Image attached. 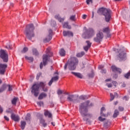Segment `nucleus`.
Masks as SVG:
<instances>
[{"instance_id": "6", "label": "nucleus", "mask_w": 130, "mask_h": 130, "mask_svg": "<svg viewBox=\"0 0 130 130\" xmlns=\"http://www.w3.org/2000/svg\"><path fill=\"white\" fill-rule=\"evenodd\" d=\"M84 33L82 35V37L84 39H89V38H91V37L95 35V31L93 28H88L87 27H84Z\"/></svg>"}, {"instance_id": "47", "label": "nucleus", "mask_w": 130, "mask_h": 130, "mask_svg": "<svg viewBox=\"0 0 130 130\" xmlns=\"http://www.w3.org/2000/svg\"><path fill=\"white\" fill-rule=\"evenodd\" d=\"M41 75H42V73H41V72L39 73L37 75V79L38 80V79H39V78L40 77V76H41Z\"/></svg>"}, {"instance_id": "23", "label": "nucleus", "mask_w": 130, "mask_h": 130, "mask_svg": "<svg viewBox=\"0 0 130 130\" xmlns=\"http://www.w3.org/2000/svg\"><path fill=\"white\" fill-rule=\"evenodd\" d=\"M46 97H47V94L44 92H42L39 95L38 99L39 100H42L43 98H46Z\"/></svg>"}, {"instance_id": "11", "label": "nucleus", "mask_w": 130, "mask_h": 130, "mask_svg": "<svg viewBox=\"0 0 130 130\" xmlns=\"http://www.w3.org/2000/svg\"><path fill=\"white\" fill-rule=\"evenodd\" d=\"M52 35H53V31L51 29H49L48 33L46 35L45 38L44 39L43 42H45V43L49 42V41L52 39Z\"/></svg>"}, {"instance_id": "46", "label": "nucleus", "mask_w": 130, "mask_h": 130, "mask_svg": "<svg viewBox=\"0 0 130 130\" xmlns=\"http://www.w3.org/2000/svg\"><path fill=\"white\" fill-rule=\"evenodd\" d=\"M105 118H102V117H101V116H100L99 117V120L100 121H104V120H105Z\"/></svg>"}, {"instance_id": "12", "label": "nucleus", "mask_w": 130, "mask_h": 130, "mask_svg": "<svg viewBox=\"0 0 130 130\" xmlns=\"http://www.w3.org/2000/svg\"><path fill=\"white\" fill-rule=\"evenodd\" d=\"M67 101L73 102V103H79L80 102V101L75 99V95L74 94H69L67 98Z\"/></svg>"}, {"instance_id": "29", "label": "nucleus", "mask_w": 130, "mask_h": 130, "mask_svg": "<svg viewBox=\"0 0 130 130\" xmlns=\"http://www.w3.org/2000/svg\"><path fill=\"white\" fill-rule=\"evenodd\" d=\"M111 124V122L109 121H107L105 123L104 126L106 127V128H108L109 126H110Z\"/></svg>"}, {"instance_id": "17", "label": "nucleus", "mask_w": 130, "mask_h": 130, "mask_svg": "<svg viewBox=\"0 0 130 130\" xmlns=\"http://www.w3.org/2000/svg\"><path fill=\"white\" fill-rule=\"evenodd\" d=\"M11 119L14 120V121H19L20 120V117L16 114L12 113L11 114Z\"/></svg>"}, {"instance_id": "56", "label": "nucleus", "mask_w": 130, "mask_h": 130, "mask_svg": "<svg viewBox=\"0 0 130 130\" xmlns=\"http://www.w3.org/2000/svg\"><path fill=\"white\" fill-rule=\"evenodd\" d=\"M107 86L108 87V88H111L112 87V84L111 83H107Z\"/></svg>"}, {"instance_id": "16", "label": "nucleus", "mask_w": 130, "mask_h": 130, "mask_svg": "<svg viewBox=\"0 0 130 130\" xmlns=\"http://www.w3.org/2000/svg\"><path fill=\"white\" fill-rule=\"evenodd\" d=\"M111 69L113 72H117V73H119V74H121V69L118 68L116 66H112Z\"/></svg>"}, {"instance_id": "21", "label": "nucleus", "mask_w": 130, "mask_h": 130, "mask_svg": "<svg viewBox=\"0 0 130 130\" xmlns=\"http://www.w3.org/2000/svg\"><path fill=\"white\" fill-rule=\"evenodd\" d=\"M71 74H72V75H74L75 77H77V78H79V79L83 78V76H82V74H81V73L72 72H71Z\"/></svg>"}, {"instance_id": "58", "label": "nucleus", "mask_w": 130, "mask_h": 130, "mask_svg": "<svg viewBox=\"0 0 130 130\" xmlns=\"http://www.w3.org/2000/svg\"><path fill=\"white\" fill-rule=\"evenodd\" d=\"M123 100H126V101H127V100H128V98H127V96H124L123 98Z\"/></svg>"}, {"instance_id": "36", "label": "nucleus", "mask_w": 130, "mask_h": 130, "mask_svg": "<svg viewBox=\"0 0 130 130\" xmlns=\"http://www.w3.org/2000/svg\"><path fill=\"white\" fill-rule=\"evenodd\" d=\"M103 32H104V33H107V34L109 33V28L106 27L103 28Z\"/></svg>"}, {"instance_id": "3", "label": "nucleus", "mask_w": 130, "mask_h": 130, "mask_svg": "<svg viewBox=\"0 0 130 130\" xmlns=\"http://www.w3.org/2000/svg\"><path fill=\"white\" fill-rule=\"evenodd\" d=\"M99 15H103L105 16L106 22H110L111 19V10L105 8H100L98 10Z\"/></svg>"}, {"instance_id": "50", "label": "nucleus", "mask_w": 130, "mask_h": 130, "mask_svg": "<svg viewBox=\"0 0 130 130\" xmlns=\"http://www.w3.org/2000/svg\"><path fill=\"white\" fill-rule=\"evenodd\" d=\"M99 70H101V71H102V70H103L104 69V66L103 65H100L99 66Z\"/></svg>"}, {"instance_id": "5", "label": "nucleus", "mask_w": 130, "mask_h": 130, "mask_svg": "<svg viewBox=\"0 0 130 130\" xmlns=\"http://www.w3.org/2000/svg\"><path fill=\"white\" fill-rule=\"evenodd\" d=\"M69 64V69L70 71H75L77 66L79 64V59L76 57H71L68 61Z\"/></svg>"}, {"instance_id": "38", "label": "nucleus", "mask_w": 130, "mask_h": 130, "mask_svg": "<svg viewBox=\"0 0 130 130\" xmlns=\"http://www.w3.org/2000/svg\"><path fill=\"white\" fill-rule=\"evenodd\" d=\"M28 51V48L24 47L23 50L21 51L22 53H25V52H27Z\"/></svg>"}, {"instance_id": "40", "label": "nucleus", "mask_w": 130, "mask_h": 130, "mask_svg": "<svg viewBox=\"0 0 130 130\" xmlns=\"http://www.w3.org/2000/svg\"><path fill=\"white\" fill-rule=\"evenodd\" d=\"M7 87H8V91H13V86H11V85H7Z\"/></svg>"}, {"instance_id": "2", "label": "nucleus", "mask_w": 130, "mask_h": 130, "mask_svg": "<svg viewBox=\"0 0 130 130\" xmlns=\"http://www.w3.org/2000/svg\"><path fill=\"white\" fill-rule=\"evenodd\" d=\"M34 30H35V27H34V25H33V24L26 25L24 33L26 38L29 39V40H32V38L35 37Z\"/></svg>"}, {"instance_id": "51", "label": "nucleus", "mask_w": 130, "mask_h": 130, "mask_svg": "<svg viewBox=\"0 0 130 130\" xmlns=\"http://www.w3.org/2000/svg\"><path fill=\"white\" fill-rule=\"evenodd\" d=\"M68 68H69V62H67L65 66H64V70H67V69H68Z\"/></svg>"}, {"instance_id": "63", "label": "nucleus", "mask_w": 130, "mask_h": 130, "mask_svg": "<svg viewBox=\"0 0 130 130\" xmlns=\"http://www.w3.org/2000/svg\"><path fill=\"white\" fill-rule=\"evenodd\" d=\"M94 12H92V18H94Z\"/></svg>"}, {"instance_id": "64", "label": "nucleus", "mask_w": 130, "mask_h": 130, "mask_svg": "<svg viewBox=\"0 0 130 130\" xmlns=\"http://www.w3.org/2000/svg\"><path fill=\"white\" fill-rule=\"evenodd\" d=\"M107 34V37H110V34H109V33Z\"/></svg>"}, {"instance_id": "28", "label": "nucleus", "mask_w": 130, "mask_h": 130, "mask_svg": "<svg viewBox=\"0 0 130 130\" xmlns=\"http://www.w3.org/2000/svg\"><path fill=\"white\" fill-rule=\"evenodd\" d=\"M89 99L88 95H81L79 96V99L80 100H87Z\"/></svg>"}, {"instance_id": "34", "label": "nucleus", "mask_w": 130, "mask_h": 130, "mask_svg": "<svg viewBox=\"0 0 130 130\" xmlns=\"http://www.w3.org/2000/svg\"><path fill=\"white\" fill-rule=\"evenodd\" d=\"M17 101H18V98H14L12 100V104L13 105H16L17 104Z\"/></svg>"}, {"instance_id": "9", "label": "nucleus", "mask_w": 130, "mask_h": 130, "mask_svg": "<svg viewBox=\"0 0 130 130\" xmlns=\"http://www.w3.org/2000/svg\"><path fill=\"white\" fill-rule=\"evenodd\" d=\"M117 58L120 61L126 59V52L123 50L119 51V54L117 55Z\"/></svg>"}, {"instance_id": "13", "label": "nucleus", "mask_w": 130, "mask_h": 130, "mask_svg": "<svg viewBox=\"0 0 130 130\" xmlns=\"http://www.w3.org/2000/svg\"><path fill=\"white\" fill-rule=\"evenodd\" d=\"M8 68L7 64L0 63V74L4 75L6 72V69Z\"/></svg>"}, {"instance_id": "39", "label": "nucleus", "mask_w": 130, "mask_h": 130, "mask_svg": "<svg viewBox=\"0 0 130 130\" xmlns=\"http://www.w3.org/2000/svg\"><path fill=\"white\" fill-rule=\"evenodd\" d=\"M6 113H13V110L12 109L9 108L6 111Z\"/></svg>"}, {"instance_id": "41", "label": "nucleus", "mask_w": 130, "mask_h": 130, "mask_svg": "<svg viewBox=\"0 0 130 130\" xmlns=\"http://www.w3.org/2000/svg\"><path fill=\"white\" fill-rule=\"evenodd\" d=\"M125 78L126 79H128L129 78H130V72H128L127 74L124 75Z\"/></svg>"}, {"instance_id": "62", "label": "nucleus", "mask_w": 130, "mask_h": 130, "mask_svg": "<svg viewBox=\"0 0 130 130\" xmlns=\"http://www.w3.org/2000/svg\"><path fill=\"white\" fill-rule=\"evenodd\" d=\"M86 18H87V15L85 14H84L82 16V19H84V20H85V19H86Z\"/></svg>"}, {"instance_id": "27", "label": "nucleus", "mask_w": 130, "mask_h": 130, "mask_svg": "<svg viewBox=\"0 0 130 130\" xmlns=\"http://www.w3.org/2000/svg\"><path fill=\"white\" fill-rule=\"evenodd\" d=\"M25 59H27V60H28L29 62H33L34 60V58L33 57H28L26 56L25 57Z\"/></svg>"}, {"instance_id": "20", "label": "nucleus", "mask_w": 130, "mask_h": 130, "mask_svg": "<svg viewBox=\"0 0 130 130\" xmlns=\"http://www.w3.org/2000/svg\"><path fill=\"white\" fill-rule=\"evenodd\" d=\"M44 115L45 116H48L49 118H51V117H52V114L47 110H44Z\"/></svg>"}, {"instance_id": "49", "label": "nucleus", "mask_w": 130, "mask_h": 130, "mask_svg": "<svg viewBox=\"0 0 130 130\" xmlns=\"http://www.w3.org/2000/svg\"><path fill=\"white\" fill-rule=\"evenodd\" d=\"M37 104L39 105V106H42L43 105V102H39L37 103Z\"/></svg>"}, {"instance_id": "37", "label": "nucleus", "mask_w": 130, "mask_h": 130, "mask_svg": "<svg viewBox=\"0 0 130 130\" xmlns=\"http://www.w3.org/2000/svg\"><path fill=\"white\" fill-rule=\"evenodd\" d=\"M32 52L34 55H38V51L36 49H32Z\"/></svg>"}, {"instance_id": "8", "label": "nucleus", "mask_w": 130, "mask_h": 130, "mask_svg": "<svg viewBox=\"0 0 130 130\" xmlns=\"http://www.w3.org/2000/svg\"><path fill=\"white\" fill-rule=\"evenodd\" d=\"M0 57L3 59L4 62H8L9 61V54L7 50H0Z\"/></svg>"}, {"instance_id": "25", "label": "nucleus", "mask_w": 130, "mask_h": 130, "mask_svg": "<svg viewBox=\"0 0 130 130\" xmlns=\"http://www.w3.org/2000/svg\"><path fill=\"white\" fill-rule=\"evenodd\" d=\"M40 123L42 124L44 127H46L47 126V123L45 122V120L44 119H40Z\"/></svg>"}, {"instance_id": "43", "label": "nucleus", "mask_w": 130, "mask_h": 130, "mask_svg": "<svg viewBox=\"0 0 130 130\" xmlns=\"http://www.w3.org/2000/svg\"><path fill=\"white\" fill-rule=\"evenodd\" d=\"M62 93H63V91H62V90L60 89H58L57 91V93L58 94V95H61Z\"/></svg>"}, {"instance_id": "1", "label": "nucleus", "mask_w": 130, "mask_h": 130, "mask_svg": "<svg viewBox=\"0 0 130 130\" xmlns=\"http://www.w3.org/2000/svg\"><path fill=\"white\" fill-rule=\"evenodd\" d=\"M41 88L42 90L44 92H47L48 91V87L46 86V82H40L39 83H35L31 86V93L34 95L35 97H38L40 93V89Z\"/></svg>"}, {"instance_id": "45", "label": "nucleus", "mask_w": 130, "mask_h": 130, "mask_svg": "<svg viewBox=\"0 0 130 130\" xmlns=\"http://www.w3.org/2000/svg\"><path fill=\"white\" fill-rule=\"evenodd\" d=\"M88 77L89 78H93L94 77V72L92 71L91 73L88 74Z\"/></svg>"}, {"instance_id": "54", "label": "nucleus", "mask_w": 130, "mask_h": 130, "mask_svg": "<svg viewBox=\"0 0 130 130\" xmlns=\"http://www.w3.org/2000/svg\"><path fill=\"white\" fill-rule=\"evenodd\" d=\"M4 119H5V120H6L7 121H9L10 120L9 117H8V116H4Z\"/></svg>"}, {"instance_id": "42", "label": "nucleus", "mask_w": 130, "mask_h": 130, "mask_svg": "<svg viewBox=\"0 0 130 130\" xmlns=\"http://www.w3.org/2000/svg\"><path fill=\"white\" fill-rule=\"evenodd\" d=\"M110 97H111V99L110 101H112L113 100H114V98H115V96H114V95H113V93H110Z\"/></svg>"}, {"instance_id": "22", "label": "nucleus", "mask_w": 130, "mask_h": 130, "mask_svg": "<svg viewBox=\"0 0 130 130\" xmlns=\"http://www.w3.org/2000/svg\"><path fill=\"white\" fill-rule=\"evenodd\" d=\"M55 19H56V20H58V21H59V22H60V23H62V22H63V21H64V18L60 17L59 15H57L55 16Z\"/></svg>"}, {"instance_id": "7", "label": "nucleus", "mask_w": 130, "mask_h": 130, "mask_svg": "<svg viewBox=\"0 0 130 130\" xmlns=\"http://www.w3.org/2000/svg\"><path fill=\"white\" fill-rule=\"evenodd\" d=\"M53 54L50 52L49 48H47L46 51V54L43 55V63L44 66L47 64V61H48V58L52 56Z\"/></svg>"}, {"instance_id": "31", "label": "nucleus", "mask_w": 130, "mask_h": 130, "mask_svg": "<svg viewBox=\"0 0 130 130\" xmlns=\"http://www.w3.org/2000/svg\"><path fill=\"white\" fill-rule=\"evenodd\" d=\"M63 28H67V29H71V27L70 25H69V23L68 22H64L63 24Z\"/></svg>"}, {"instance_id": "30", "label": "nucleus", "mask_w": 130, "mask_h": 130, "mask_svg": "<svg viewBox=\"0 0 130 130\" xmlns=\"http://www.w3.org/2000/svg\"><path fill=\"white\" fill-rule=\"evenodd\" d=\"M59 54L61 56H64L66 55V51H64V49H61L59 51Z\"/></svg>"}, {"instance_id": "57", "label": "nucleus", "mask_w": 130, "mask_h": 130, "mask_svg": "<svg viewBox=\"0 0 130 130\" xmlns=\"http://www.w3.org/2000/svg\"><path fill=\"white\" fill-rule=\"evenodd\" d=\"M112 84H113L114 86H115V87H116L117 85V82H116V81H113L112 82Z\"/></svg>"}, {"instance_id": "53", "label": "nucleus", "mask_w": 130, "mask_h": 130, "mask_svg": "<svg viewBox=\"0 0 130 130\" xmlns=\"http://www.w3.org/2000/svg\"><path fill=\"white\" fill-rule=\"evenodd\" d=\"M118 110H119V111H123L124 109L122 107H119Z\"/></svg>"}, {"instance_id": "4", "label": "nucleus", "mask_w": 130, "mask_h": 130, "mask_svg": "<svg viewBox=\"0 0 130 130\" xmlns=\"http://www.w3.org/2000/svg\"><path fill=\"white\" fill-rule=\"evenodd\" d=\"M89 103L90 101H87L79 105V112L83 117L88 115V106Z\"/></svg>"}, {"instance_id": "15", "label": "nucleus", "mask_w": 130, "mask_h": 130, "mask_svg": "<svg viewBox=\"0 0 130 130\" xmlns=\"http://www.w3.org/2000/svg\"><path fill=\"white\" fill-rule=\"evenodd\" d=\"M86 43H87V45L83 47V48L85 51H88V50H89V48L91 47V45H92V43L90 42L89 41H87Z\"/></svg>"}, {"instance_id": "19", "label": "nucleus", "mask_w": 130, "mask_h": 130, "mask_svg": "<svg viewBox=\"0 0 130 130\" xmlns=\"http://www.w3.org/2000/svg\"><path fill=\"white\" fill-rule=\"evenodd\" d=\"M63 36H68L69 37H71V36H74V34H73V32H72V31H63Z\"/></svg>"}, {"instance_id": "59", "label": "nucleus", "mask_w": 130, "mask_h": 130, "mask_svg": "<svg viewBox=\"0 0 130 130\" xmlns=\"http://www.w3.org/2000/svg\"><path fill=\"white\" fill-rule=\"evenodd\" d=\"M40 68L41 70H42V69H43V63L41 62V63L40 64Z\"/></svg>"}, {"instance_id": "32", "label": "nucleus", "mask_w": 130, "mask_h": 130, "mask_svg": "<svg viewBox=\"0 0 130 130\" xmlns=\"http://www.w3.org/2000/svg\"><path fill=\"white\" fill-rule=\"evenodd\" d=\"M85 55V52L82 51L80 53H78L76 55L77 57H82V56Z\"/></svg>"}, {"instance_id": "61", "label": "nucleus", "mask_w": 130, "mask_h": 130, "mask_svg": "<svg viewBox=\"0 0 130 130\" xmlns=\"http://www.w3.org/2000/svg\"><path fill=\"white\" fill-rule=\"evenodd\" d=\"M114 96L115 97H116V98H118V94H117V93H116V92H115V93H114Z\"/></svg>"}, {"instance_id": "14", "label": "nucleus", "mask_w": 130, "mask_h": 130, "mask_svg": "<svg viewBox=\"0 0 130 130\" xmlns=\"http://www.w3.org/2000/svg\"><path fill=\"white\" fill-rule=\"evenodd\" d=\"M59 79V76H58V75L53 77L50 80V81H49V82L48 83L49 86H51L53 82H57Z\"/></svg>"}, {"instance_id": "18", "label": "nucleus", "mask_w": 130, "mask_h": 130, "mask_svg": "<svg viewBox=\"0 0 130 130\" xmlns=\"http://www.w3.org/2000/svg\"><path fill=\"white\" fill-rule=\"evenodd\" d=\"M106 110L105 109V108L102 107L101 109V116H104V117H107L108 115H109V113L107 114H104L103 113V111H105Z\"/></svg>"}, {"instance_id": "10", "label": "nucleus", "mask_w": 130, "mask_h": 130, "mask_svg": "<svg viewBox=\"0 0 130 130\" xmlns=\"http://www.w3.org/2000/svg\"><path fill=\"white\" fill-rule=\"evenodd\" d=\"M104 38V35L103 32L99 31L96 34V37L93 38V41L97 43H100L102 41V39Z\"/></svg>"}, {"instance_id": "52", "label": "nucleus", "mask_w": 130, "mask_h": 130, "mask_svg": "<svg viewBox=\"0 0 130 130\" xmlns=\"http://www.w3.org/2000/svg\"><path fill=\"white\" fill-rule=\"evenodd\" d=\"M90 3H91V4L92 3H93L92 0H86L87 5H90Z\"/></svg>"}, {"instance_id": "48", "label": "nucleus", "mask_w": 130, "mask_h": 130, "mask_svg": "<svg viewBox=\"0 0 130 130\" xmlns=\"http://www.w3.org/2000/svg\"><path fill=\"white\" fill-rule=\"evenodd\" d=\"M6 48H7V49H12V46H11L10 45H7V46H6Z\"/></svg>"}, {"instance_id": "55", "label": "nucleus", "mask_w": 130, "mask_h": 130, "mask_svg": "<svg viewBox=\"0 0 130 130\" xmlns=\"http://www.w3.org/2000/svg\"><path fill=\"white\" fill-rule=\"evenodd\" d=\"M102 74H106V69H102L101 70Z\"/></svg>"}, {"instance_id": "35", "label": "nucleus", "mask_w": 130, "mask_h": 130, "mask_svg": "<svg viewBox=\"0 0 130 130\" xmlns=\"http://www.w3.org/2000/svg\"><path fill=\"white\" fill-rule=\"evenodd\" d=\"M25 120L26 121H29L31 120V114H27L26 117L25 118Z\"/></svg>"}, {"instance_id": "33", "label": "nucleus", "mask_w": 130, "mask_h": 130, "mask_svg": "<svg viewBox=\"0 0 130 130\" xmlns=\"http://www.w3.org/2000/svg\"><path fill=\"white\" fill-rule=\"evenodd\" d=\"M118 114H119V112H118V110H115L113 116L114 118H115L117 117Z\"/></svg>"}, {"instance_id": "26", "label": "nucleus", "mask_w": 130, "mask_h": 130, "mask_svg": "<svg viewBox=\"0 0 130 130\" xmlns=\"http://www.w3.org/2000/svg\"><path fill=\"white\" fill-rule=\"evenodd\" d=\"M21 125L20 127L21 129H24L25 128V126H26V123L24 121H21L20 122Z\"/></svg>"}, {"instance_id": "24", "label": "nucleus", "mask_w": 130, "mask_h": 130, "mask_svg": "<svg viewBox=\"0 0 130 130\" xmlns=\"http://www.w3.org/2000/svg\"><path fill=\"white\" fill-rule=\"evenodd\" d=\"M7 87H8L7 84H3L0 88V93L4 92V91L7 89Z\"/></svg>"}, {"instance_id": "60", "label": "nucleus", "mask_w": 130, "mask_h": 130, "mask_svg": "<svg viewBox=\"0 0 130 130\" xmlns=\"http://www.w3.org/2000/svg\"><path fill=\"white\" fill-rule=\"evenodd\" d=\"M3 111H4V109H3V107H2L0 106V112H1V113H3Z\"/></svg>"}, {"instance_id": "44", "label": "nucleus", "mask_w": 130, "mask_h": 130, "mask_svg": "<svg viewBox=\"0 0 130 130\" xmlns=\"http://www.w3.org/2000/svg\"><path fill=\"white\" fill-rule=\"evenodd\" d=\"M70 20H71L72 21H75L76 20V16L72 15V16H71Z\"/></svg>"}]
</instances>
